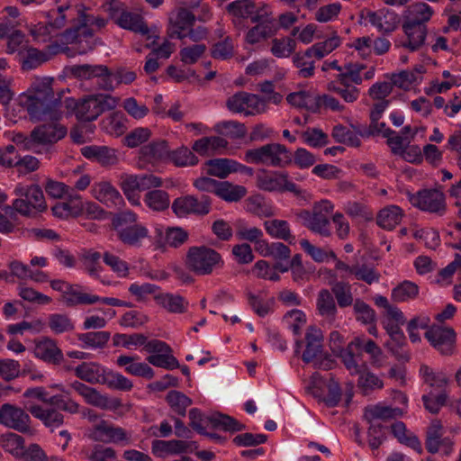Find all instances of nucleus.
Listing matches in <instances>:
<instances>
[{"label": "nucleus", "instance_id": "obj_41", "mask_svg": "<svg viewBox=\"0 0 461 461\" xmlns=\"http://www.w3.org/2000/svg\"><path fill=\"white\" fill-rule=\"evenodd\" d=\"M239 166L237 161L229 158H213L206 162L207 174L219 178H225L236 172Z\"/></svg>", "mask_w": 461, "mask_h": 461}, {"label": "nucleus", "instance_id": "obj_20", "mask_svg": "<svg viewBox=\"0 0 461 461\" xmlns=\"http://www.w3.org/2000/svg\"><path fill=\"white\" fill-rule=\"evenodd\" d=\"M34 356L51 365H59L63 361V353L58 347L56 341L45 337L35 341Z\"/></svg>", "mask_w": 461, "mask_h": 461}, {"label": "nucleus", "instance_id": "obj_12", "mask_svg": "<svg viewBox=\"0 0 461 461\" xmlns=\"http://www.w3.org/2000/svg\"><path fill=\"white\" fill-rule=\"evenodd\" d=\"M89 438L103 443H113L121 446L131 444V432L102 420L93 426L89 432Z\"/></svg>", "mask_w": 461, "mask_h": 461}, {"label": "nucleus", "instance_id": "obj_7", "mask_svg": "<svg viewBox=\"0 0 461 461\" xmlns=\"http://www.w3.org/2000/svg\"><path fill=\"white\" fill-rule=\"evenodd\" d=\"M78 13V5H61L52 9L46 14L47 22L45 23H39L31 30V33L35 38L51 37L62 29L68 21L72 23L71 27H73L77 22Z\"/></svg>", "mask_w": 461, "mask_h": 461}, {"label": "nucleus", "instance_id": "obj_14", "mask_svg": "<svg viewBox=\"0 0 461 461\" xmlns=\"http://www.w3.org/2000/svg\"><path fill=\"white\" fill-rule=\"evenodd\" d=\"M71 74L80 80L96 79L99 89L113 91V79H111V69L105 65H75L71 68Z\"/></svg>", "mask_w": 461, "mask_h": 461}, {"label": "nucleus", "instance_id": "obj_30", "mask_svg": "<svg viewBox=\"0 0 461 461\" xmlns=\"http://www.w3.org/2000/svg\"><path fill=\"white\" fill-rule=\"evenodd\" d=\"M63 302L68 307L77 305H90L99 302V296L90 294L82 291L78 285L68 286L65 294L62 295Z\"/></svg>", "mask_w": 461, "mask_h": 461}, {"label": "nucleus", "instance_id": "obj_58", "mask_svg": "<svg viewBox=\"0 0 461 461\" xmlns=\"http://www.w3.org/2000/svg\"><path fill=\"white\" fill-rule=\"evenodd\" d=\"M168 160L176 167H192L198 163V158L185 146L170 151Z\"/></svg>", "mask_w": 461, "mask_h": 461}, {"label": "nucleus", "instance_id": "obj_31", "mask_svg": "<svg viewBox=\"0 0 461 461\" xmlns=\"http://www.w3.org/2000/svg\"><path fill=\"white\" fill-rule=\"evenodd\" d=\"M106 368L95 362H84L75 367V375L89 384H103Z\"/></svg>", "mask_w": 461, "mask_h": 461}, {"label": "nucleus", "instance_id": "obj_49", "mask_svg": "<svg viewBox=\"0 0 461 461\" xmlns=\"http://www.w3.org/2000/svg\"><path fill=\"white\" fill-rule=\"evenodd\" d=\"M0 445L6 452L16 458H20L26 449L23 438L14 432L3 434L0 437Z\"/></svg>", "mask_w": 461, "mask_h": 461}, {"label": "nucleus", "instance_id": "obj_53", "mask_svg": "<svg viewBox=\"0 0 461 461\" xmlns=\"http://www.w3.org/2000/svg\"><path fill=\"white\" fill-rule=\"evenodd\" d=\"M419 294V286L411 281H403L392 290V299L402 303L415 299Z\"/></svg>", "mask_w": 461, "mask_h": 461}, {"label": "nucleus", "instance_id": "obj_62", "mask_svg": "<svg viewBox=\"0 0 461 461\" xmlns=\"http://www.w3.org/2000/svg\"><path fill=\"white\" fill-rule=\"evenodd\" d=\"M286 100L294 106L305 108L312 113L318 112V104H316V96L306 92L291 93L287 95Z\"/></svg>", "mask_w": 461, "mask_h": 461}, {"label": "nucleus", "instance_id": "obj_33", "mask_svg": "<svg viewBox=\"0 0 461 461\" xmlns=\"http://www.w3.org/2000/svg\"><path fill=\"white\" fill-rule=\"evenodd\" d=\"M434 14V10L424 2H416L411 5L404 15V22L413 24L426 25Z\"/></svg>", "mask_w": 461, "mask_h": 461}, {"label": "nucleus", "instance_id": "obj_52", "mask_svg": "<svg viewBox=\"0 0 461 461\" xmlns=\"http://www.w3.org/2000/svg\"><path fill=\"white\" fill-rule=\"evenodd\" d=\"M214 131L219 134L228 136L231 139L245 137L247 128L244 123L237 121H222L215 124Z\"/></svg>", "mask_w": 461, "mask_h": 461}, {"label": "nucleus", "instance_id": "obj_26", "mask_svg": "<svg viewBox=\"0 0 461 461\" xmlns=\"http://www.w3.org/2000/svg\"><path fill=\"white\" fill-rule=\"evenodd\" d=\"M82 155L93 159L102 166H113L118 162L117 151L107 146H86L81 149Z\"/></svg>", "mask_w": 461, "mask_h": 461}, {"label": "nucleus", "instance_id": "obj_61", "mask_svg": "<svg viewBox=\"0 0 461 461\" xmlns=\"http://www.w3.org/2000/svg\"><path fill=\"white\" fill-rule=\"evenodd\" d=\"M101 253L94 250L86 251L82 256L83 269L92 277L99 278L103 267L100 259Z\"/></svg>", "mask_w": 461, "mask_h": 461}, {"label": "nucleus", "instance_id": "obj_59", "mask_svg": "<svg viewBox=\"0 0 461 461\" xmlns=\"http://www.w3.org/2000/svg\"><path fill=\"white\" fill-rule=\"evenodd\" d=\"M103 384H105L110 389L123 392H129L133 387V384L129 378L112 370H106Z\"/></svg>", "mask_w": 461, "mask_h": 461}, {"label": "nucleus", "instance_id": "obj_6", "mask_svg": "<svg viewBox=\"0 0 461 461\" xmlns=\"http://www.w3.org/2000/svg\"><path fill=\"white\" fill-rule=\"evenodd\" d=\"M189 425L193 429L199 434L208 435L211 438H215V434L206 433V428L208 426L213 429H222L230 432L241 431L245 429L244 424L230 416L221 413H213L210 416H205L197 408H193L189 411Z\"/></svg>", "mask_w": 461, "mask_h": 461}, {"label": "nucleus", "instance_id": "obj_15", "mask_svg": "<svg viewBox=\"0 0 461 461\" xmlns=\"http://www.w3.org/2000/svg\"><path fill=\"white\" fill-rule=\"evenodd\" d=\"M227 108L236 113H243L246 116L265 113V100L255 94L240 91L226 101Z\"/></svg>", "mask_w": 461, "mask_h": 461}, {"label": "nucleus", "instance_id": "obj_38", "mask_svg": "<svg viewBox=\"0 0 461 461\" xmlns=\"http://www.w3.org/2000/svg\"><path fill=\"white\" fill-rule=\"evenodd\" d=\"M190 443L183 440H160L156 439L152 441L151 450L152 453L159 457L165 456L169 454H181L187 450Z\"/></svg>", "mask_w": 461, "mask_h": 461}, {"label": "nucleus", "instance_id": "obj_47", "mask_svg": "<svg viewBox=\"0 0 461 461\" xmlns=\"http://www.w3.org/2000/svg\"><path fill=\"white\" fill-rule=\"evenodd\" d=\"M166 402L174 413L182 417L185 416L186 409L193 403L190 397L176 390H171L167 393Z\"/></svg>", "mask_w": 461, "mask_h": 461}, {"label": "nucleus", "instance_id": "obj_27", "mask_svg": "<svg viewBox=\"0 0 461 461\" xmlns=\"http://www.w3.org/2000/svg\"><path fill=\"white\" fill-rule=\"evenodd\" d=\"M137 359H139L138 356L122 355L117 357L116 364L120 367H124L125 371L131 375L153 378L155 375L153 369L146 363L136 362Z\"/></svg>", "mask_w": 461, "mask_h": 461}, {"label": "nucleus", "instance_id": "obj_50", "mask_svg": "<svg viewBox=\"0 0 461 461\" xmlns=\"http://www.w3.org/2000/svg\"><path fill=\"white\" fill-rule=\"evenodd\" d=\"M328 89L338 94L345 102L353 103L359 97V89L350 83L336 80L329 83Z\"/></svg>", "mask_w": 461, "mask_h": 461}, {"label": "nucleus", "instance_id": "obj_34", "mask_svg": "<svg viewBox=\"0 0 461 461\" xmlns=\"http://www.w3.org/2000/svg\"><path fill=\"white\" fill-rule=\"evenodd\" d=\"M116 24L123 29L146 35L148 39L153 37V35H149L150 29L144 23L143 18L138 14L125 11V13H122V15L117 18Z\"/></svg>", "mask_w": 461, "mask_h": 461}, {"label": "nucleus", "instance_id": "obj_16", "mask_svg": "<svg viewBox=\"0 0 461 461\" xmlns=\"http://www.w3.org/2000/svg\"><path fill=\"white\" fill-rule=\"evenodd\" d=\"M410 203L421 211L438 215L446 212L445 195L437 189H423L411 195Z\"/></svg>", "mask_w": 461, "mask_h": 461}, {"label": "nucleus", "instance_id": "obj_9", "mask_svg": "<svg viewBox=\"0 0 461 461\" xmlns=\"http://www.w3.org/2000/svg\"><path fill=\"white\" fill-rule=\"evenodd\" d=\"M305 350L302 358L305 363H313L314 367L330 370L334 366V360L324 350L322 331L315 326H310L305 333Z\"/></svg>", "mask_w": 461, "mask_h": 461}, {"label": "nucleus", "instance_id": "obj_55", "mask_svg": "<svg viewBox=\"0 0 461 461\" xmlns=\"http://www.w3.org/2000/svg\"><path fill=\"white\" fill-rule=\"evenodd\" d=\"M330 293L335 297L338 305L340 308H346L354 305V298L351 292V285L345 282H336L331 286Z\"/></svg>", "mask_w": 461, "mask_h": 461}, {"label": "nucleus", "instance_id": "obj_44", "mask_svg": "<svg viewBox=\"0 0 461 461\" xmlns=\"http://www.w3.org/2000/svg\"><path fill=\"white\" fill-rule=\"evenodd\" d=\"M314 55L309 48L303 52H297L294 55L293 63L298 68L300 77L309 78L314 75Z\"/></svg>", "mask_w": 461, "mask_h": 461}, {"label": "nucleus", "instance_id": "obj_2", "mask_svg": "<svg viewBox=\"0 0 461 461\" xmlns=\"http://www.w3.org/2000/svg\"><path fill=\"white\" fill-rule=\"evenodd\" d=\"M402 411L400 408H392L381 404L369 405L364 410V419L369 424L367 429L368 444L372 449H377L386 438L388 424Z\"/></svg>", "mask_w": 461, "mask_h": 461}, {"label": "nucleus", "instance_id": "obj_43", "mask_svg": "<svg viewBox=\"0 0 461 461\" xmlns=\"http://www.w3.org/2000/svg\"><path fill=\"white\" fill-rule=\"evenodd\" d=\"M264 227L268 235L274 239L288 241L290 244L294 241L290 225L287 221L273 219L264 222Z\"/></svg>", "mask_w": 461, "mask_h": 461}, {"label": "nucleus", "instance_id": "obj_28", "mask_svg": "<svg viewBox=\"0 0 461 461\" xmlns=\"http://www.w3.org/2000/svg\"><path fill=\"white\" fill-rule=\"evenodd\" d=\"M361 344L362 339L355 338L350 343H348L345 349L341 350V352L338 354L351 375L360 374L361 370L366 367V366H360L358 364V358L360 356L357 354V352L360 350Z\"/></svg>", "mask_w": 461, "mask_h": 461}, {"label": "nucleus", "instance_id": "obj_64", "mask_svg": "<svg viewBox=\"0 0 461 461\" xmlns=\"http://www.w3.org/2000/svg\"><path fill=\"white\" fill-rule=\"evenodd\" d=\"M331 135L339 143L351 147H358L361 144L360 139L358 138L359 133L357 134L341 124L333 127Z\"/></svg>", "mask_w": 461, "mask_h": 461}, {"label": "nucleus", "instance_id": "obj_32", "mask_svg": "<svg viewBox=\"0 0 461 461\" xmlns=\"http://www.w3.org/2000/svg\"><path fill=\"white\" fill-rule=\"evenodd\" d=\"M78 394H80L88 404L94 405L101 409H107L109 407V399L107 396L101 394L95 388L89 387L86 384L74 381L70 384Z\"/></svg>", "mask_w": 461, "mask_h": 461}, {"label": "nucleus", "instance_id": "obj_37", "mask_svg": "<svg viewBox=\"0 0 461 461\" xmlns=\"http://www.w3.org/2000/svg\"><path fill=\"white\" fill-rule=\"evenodd\" d=\"M169 148L166 140L152 141L141 147L140 158L149 162H157L168 159Z\"/></svg>", "mask_w": 461, "mask_h": 461}, {"label": "nucleus", "instance_id": "obj_19", "mask_svg": "<svg viewBox=\"0 0 461 461\" xmlns=\"http://www.w3.org/2000/svg\"><path fill=\"white\" fill-rule=\"evenodd\" d=\"M425 338L441 354H452L456 342V333L452 328L432 325L426 331Z\"/></svg>", "mask_w": 461, "mask_h": 461}, {"label": "nucleus", "instance_id": "obj_51", "mask_svg": "<svg viewBox=\"0 0 461 461\" xmlns=\"http://www.w3.org/2000/svg\"><path fill=\"white\" fill-rule=\"evenodd\" d=\"M48 326L54 334L71 332L75 323L68 314L52 313L48 317Z\"/></svg>", "mask_w": 461, "mask_h": 461}, {"label": "nucleus", "instance_id": "obj_29", "mask_svg": "<svg viewBox=\"0 0 461 461\" xmlns=\"http://www.w3.org/2000/svg\"><path fill=\"white\" fill-rule=\"evenodd\" d=\"M402 30L407 36V41L402 43V47L415 51L423 45L427 35V25L413 24L403 21Z\"/></svg>", "mask_w": 461, "mask_h": 461}, {"label": "nucleus", "instance_id": "obj_10", "mask_svg": "<svg viewBox=\"0 0 461 461\" xmlns=\"http://www.w3.org/2000/svg\"><path fill=\"white\" fill-rule=\"evenodd\" d=\"M256 185L268 193L290 192L297 196L304 193L296 184L289 179L287 172L275 170H259L256 175Z\"/></svg>", "mask_w": 461, "mask_h": 461}, {"label": "nucleus", "instance_id": "obj_40", "mask_svg": "<svg viewBox=\"0 0 461 461\" xmlns=\"http://www.w3.org/2000/svg\"><path fill=\"white\" fill-rule=\"evenodd\" d=\"M156 233L158 237L157 243L159 246L168 245L173 248H177L183 245L188 239V233L180 227H168L166 230L165 238L161 228L156 229Z\"/></svg>", "mask_w": 461, "mask_h": 461}, {"label": "nucleus", "instance_id": "obj_63", "mask_svg": "<svg viewBox=\"0 0 461 461\" xmlns=\"http://www.w3.org/2000/svg\"><path fill=\"white\" fill-rule=\"evenodd\" d=\"M420 375L425 384L430 387L441 389L447 384V378L443 372H435L427 365H421L420 367Z\"/></svg>", "mask_w": 461, "mask_h": 461}, {"label": "nucleus", "instance_id": "obj_60", "mask_svg": "<svg viewBox=\"0 0 461 461\" xmlns=\"http://www.w3.org/2000/svg\"><path fill=\"white\" fill-rule=\"evenodd\" d=\"M249 305L259 317H265L272 312L274 300H265L261 294H255L250 291L246 292Z\"/></svg>", "mask_w": 461, "mask_h": 461}, {"label": "nucleus", "instance_id": "obj_8", "mask_svg": "<svg viewBox=\"0 0 461 461\" xmlns=\"http://www.w3.org/2000/svg\"><path fill=\"white\" fill-rule=\"evenodd\" d=\"M186 267L198 276H206L214 269L223 267V259L219 252L206 246H194L189 248L186 259Z\"/></svg>", "mask_w": 461, "mask_h": 461}, {"label": "nucleus", "instance_id": "obj_36", "mask_svg": "<svg viewBox=\"0 0 461 461\" xmlns=\"http://www.w3.org/2000/svg\"><path fill=\"white\" fill-rule=\"evenodd\" d=\"M391 430L401 444L412 448L418 454H422L423 448L420 440L415 434L407 431L406 426L402 421L392 423Z\"/></svg>", "mask_w": 461, "mask_h": 461}, {"label": "nucleus", "instance_id": "obj_39", "mask_svg": "<svg viewBox=\"0 0 461 461\" xmlns=\"http://www.w3.org/2000/svg\"><path fill=\"white\" fill-rule=\"evenodd\" d=\"M403 216L402 210L397 205H389L378 212L376 223L382 229L392 230L402 221Z\"/></svg>", "mask_w": 461, "mask_h": 461}, {"label": "nucleus", "instance_id": "obj_22", "mask_svg": "<svg viewBox=\"0 0 461 461\" xmlns=\"http://www.w3.org/2000/svg\"><path fill=\"white\" fill-rule=\"evenodd\" d=\"M94 197L104 203L107 207L120 208L123 203V198L119 191L109 182L96 183L92 187Z\"/></svg>", "mask_w": 461, "mask_h": 461}, {"label": "nucleus", "instance_id": "obj_17", "mask_svg": "<svg viewBox=\"0 0 461 461\" xmlns=\"http://www.w3.org/2000/svg\"><path fill=\"white\" fill-rule=\"evenodd\" d=\"M106 23L107 21L104 18L89 14L86 13V9L83 6H79L77 23L73 27L64 31L63 38L66 41H73L81 35L79 33L80 31H82L86 37H92L93 31L91 27L95 26L100 30L104 28Z\"/></svg>", "mask_w": 461, "mask_h": 461}, {"label": "nucleus", "instance_id": "obj_4", "mask_svg": "<svg viewBox=\"0 0 461 461\" xmlns=\"http://www.w3.org/2000/svg\"><path fill=\"white\" fill-rule=\"evenodd\" d=\"M334 209L333 203L329 200H321L315 203L312 211L299 210L294 215L304 227L322 237H330V216Z\"/></svg>", "mask_w": 461, "mask_h": 461}, {"label": "nucleus", "instance_id": "obj_13", "mask_svg": "<svg viewBox=\"0 0 461 461\" xmlns=\"http://www.w3.org/2000/svg\"><path fill=\"white\" fill-rule=\"evenodd\" d=\"M175 214L178 217H184L189 214L203 216L212 210V199L207 194L185 195L173 201L171 206Z\"/></svg>", "mask_w": 461, "mask_h": 461}, {"label": "nucleus", "instance_id": "obj_23", "mask_svg": "<svg viewBox=\"0 0 461 461\" xmlns=\"http://www.w3.org/2000/svg\"><path fill=\"white\" fill-rule=\"evenodd\" d=\"M366 19L372 26L384 33L393 32L397 25V15L387 9L368 10L366 13Z\"/></svg>", "mask_w": 461, "mask_h": 461}, {"label": "nucleus", "instance_id": "obj_24", "mask_svg": "<svg viewBox=\"0 0 461 461\" xmlns=\"http://www.w3.org/2000/svg\"><path fill=\"white\" fill-rule=\"evenodd\" d=\"M25 407L34 418L41 420L46 427L51 429L59 428L64 422L63 414L54 408L45 409L30 402L25 403Z\"/></svg>", "mask_w": 461, "mask_h": 461}, {"label": "nucleus", "instance_id": "obj_54", "mask_svg": "<svg viewBox=\"0 0 461 461\" xmlns=\"http://www.w3.org/2000/svg\"><path fill=\"white\" fill-rule=\"evenodd\" d=\"M108 331H89L77 334V339L83 343V348H102L110 339Z\"/></svg>", "mask_w": 461, "mask_h": 461}, {"label": "nucleus", "instance_id": "obj_5", "mask_svg": "<svg viewBox=\"0 0 461 461\" xmlns=\"http://www.w3.org/2000/svg\"><path fill=\"white\" fill-rule=\"evenodd\" d=\"M244 159L250 164L285 167L292 163V153L283 144L268 143L246 150Z\"/></svg>", "mask_w": 461, "mask_h": 461}, {"label": "nucleus", "instance_id": "obj_35", "mask_svg": "<svg viewBox=\"0 0 461 461\" xmlns=\"http://www.w3.org/2000/svg\"><path fill=\"white\" fill-rule=\"evenodd\" d=\"M316 308L318 313L328 321L332 322L335 321L338 309L334 296L328 289H321L319 292L316 300Z\"/></svg>", "mask_w": 461, "mask_h": 461}, {"label": "nucleus", "instance_id": "obj_25", "mask_svg": "<svg viewBox=\"0 0 461 461\" xmlns=\"http://www.w3.org/2000/svg\"><path fill=\"white\" fill-rule=\"evenodd\" d=\"M258 15L252 17V22L258 23L249 29L246 34V41L252 45L271 38L278 30L272 20H264L258 23Z\"/></svg>", "mask_w": 461, "mask_h": 461}, {"label": "nucleus", "instance_id": "obj_42", "mask_svg": "<svg viewBox=\"0 0 461 461\" xmlns=\"http://www.w3.org/2000/svg\"><path fill=\"white\" fill-rule=\"evenodd\" d=\"M156 303L171 313H184L188 303L179 294H159L154 297Z\"/></svg>", "mask_w": 461, "mask_h": 461}, {"label": "nucleus", "instance_id": "obj_3", "mask_svg": "<svg viewBox=\"0 0 461 461\" xmlns=\"http://www.w3.org/2000/svg\"><path fill=\"white\" fill-rule=\"evenodd\" d=\"M14 194L17 198L13 201L12 205H6L3 209L5 214H9L11 217L15 212L22 216L30 217L47 210L44 194L39 185L18 184L14 190Z\"/></svg>", "mask_w": 461, "mask_h": 461}, {"label": "nucleus", "instance_id": "obj_45", "mask_svg": "<svg viewBox=\"0 0 461 461\" xmlns=\"http://www.w3.org/2000/svg\"><path fill=\"white\" fill-rule=\"evenodd\" d=\"M149 234L148 229L140 224L130 225L117 231L118 239L126 245L138 246Z\"/></svg>", "mask_w": 461, "mask_h": 461}, {"label": "nucleus", "instance_id": "obj_48", "mask_svg": "<svg viewBox=\"0 0 461 461\" xmlns=\"http://www.w3.org/2000/svg\"><path fill=\"white\" fill-rule=\"evenodd\" d=\"M145 204L154 212H163L169 207L170 199L168 194L160 189L148 191L143 199Z\"/></svg>", "mask_w": 461, "mask_h": 461}, {"label": "nucleus", "instance_id": "obj_56", "mask_svg": "<svg viewBox=\"0 0 461 461\" xmlns=\"http://www.w3.org/2000/svg\"><path fill=\"white\" fill-rule=\"evenodd\" d=\"M343 70L337 76V79L340 82H347L355 85L362 84L363 77L360 73L366 68V65L361 63L349 62L342 67Z\"/></svg>", "mask_w": 461, "mask_h": 461}, {"label": "nucleus", "instance_id": "obj_46", "mask_svg": "<svg viewBox=\"0 0 461 461\" xmlns=\"http://www.w3.org/2000/svg\"><path fill=\"white\" fill-rule=\"evenodd\" d=\"M247 194V189L243 185H233L228 181L219 182L216 195L229 202H238Z\"/></svg>", "mask_w": 461, "mask_h": 461}, {"label": "nucleus", "instance_id": "obj_21", "mask_svg": "<svg viewBox=\"0 0 461 461\" xmlns=\"http://www.w3.org/2000/svg\"><path fill=\"white\" fill-rule=\"evenodd\" d=\"M65 104L68 108L71 107L74 109L75 114L79 121L92 122L100 116V110L97 109L93 95L86 96L79 102L67 98Z\"/></svg>", "mask_w": 461, "mask_h": 461}, {"label": "nucleus", "instance_id": "obj_1", "mask_svg": "<svg viewBox=\"0 0 461 461\" xmlns=\"http://www.w3.org/2000/svg\"><path fill=\"white\" fill-rule=\"evenodd\" d=\"M50 77H36L27 93L23 95V105L33 122L50 120L32 130L35 145L54 144L67 135V128L57 122L61 116L62 101L55 96Z\"/></svg>", "mask_w": 461, "mask_h": 461}, {"label": "nucleus", "instance_id": "obj_18", "mask_svg": "<svg viewBox=\"0 0 461 461\" xmlns=\"http://www.w3.org/2000/svg\"><path fill=\"white\" fill-rule=\"evenodd\" d=\"M31 418L22 408L11 403L0 407V424L20 432L30 429Z\"/></svg>", "mask_w": 461, "mask_h": 461}, {"label": "nucleus", "instance_id": "obj_11", "mask_svg": "<svg viewBox=\"0 0 461 461\" xmlns=\"http://www.w3.org/2000/svg\"><path fill=\"white\" fill-rule=\"evenodd\" d=\"M161 185V178L147 173L122 176L120 184L124 195L132 205H140V192Z\"/></svg>", "mask_w": 461, "mask_h": 461}, {"label": "nucleus", "instance_id": "obj_57", "mask_svg": "<svg viewBox=\"0 0 461 461\" xmlns=\"http://www.w3.org/2000/svg\"><path fill=\"white\" fill-rule=\"evenodd\" d=\"M271 44V54L279 59L289 57L294 52L296 48V42L291 37L275 38L272 40Z\"/></svg>", "mask_w": 461, "mask_h": 461}]
</instances>
